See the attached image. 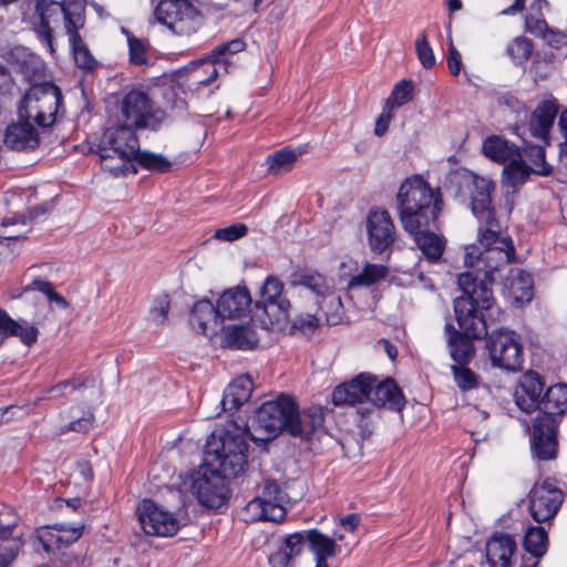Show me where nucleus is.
Masks as SVG:
<instances>
[{"instance_id": "obj_1", "label": "nucleus", "mask_w": 567, "mask_h": 567, "mask_svg": "<svg viewBox=\"0 0 567 567\" xmlns=\"http://www.w3.org/2000/svg\"><path fill=\"white\" fill-rule=\"evenodd\" d=\"M447 184L456 196L470 197L473 215L480 221L478 243L481 247H466L464 262L484 274L477 284L484 282L488 288L497 280L498 274L515 260V247L508 236L501 235V225L495 218L491 193L495 189L494 182L477 176L465 168H457L447 176Z\"/></svg>"}, {"instance_id": "obj_2", "label": "nucleus", "mask_w": 567, "mask_h": 567, "mask_svg": "<svg viewBox=\"0 0 567 567\" xmlns=\"http://www.w3.org/2000/svg\"><path fill=\"white\" fill-rule=\"evenodd\" d=\"M544 382L535 371L526 372L515 392L516 404L522 411H539L533 425L532 451L542 461L557 455L558 419L567 410V385L555 384L542 395Z\"/></svg>"}, {"instance_id": "obj_3", "label": "nucleus", "mask_w": 567, "mask_h": 567, "mask_svg": "<svg viewBox=\"0 0 567 567\" xmlns=\"http://www.w3.org/2000/svg\"><path fill=\"white\" fill-rule=\"evenodd\" d=\"M323 421L320 408L311 406L300 412L293 398L281 393L256 411L250 440L267 442L284 431L293 437L310 440L322 427Z\"/></svg>"}, {"instance_id": "obj_4", "label": "nucleus", "mask_w": 567, "mask_h": 567, "mask_svg": "<svg viewBox=\"0 0 567 567\" xmlns=\"http://www.w3.org/2000/svg\"><path fill=\"white\" fill-rule=\"evenodd\" d=\"M396 199L399 217L408 233L427 228L441 212L440 193L432 189L420 175L408 177L401 184Z\"/></svg>"}, {"instance_id": "obj_5", "label": "nucleus", "mask_w": 567, "mask_h": 567, "mask_svg": "<svg viewBox=\"0 0 567 567\" xmlns=\"http://www.w3.org/2000/svg\"><path fill=\"white\" fill-rule=\"evenodd\" d=\"M250 430L236 424L212 433L206 441V463L227 478H236L248 468V442Z\"/></svg>"}, {"instance_id": "obj_6", "label": "nucleus", "mask_w": 567, "mask_h": 567, "mask_svg": "<svg viewBox=\"0 0 567 567\" xmlns=\"http://www.w3.org/2000/svg\"><path fill=\"white\" fill-rule=\"evenodd\" d=\"M457 284L463 296L454 300V311L462 334L467 338L480 339L487 337V324L483 316H478L477 308L488 310L494 303L492 289L486 284H477L473 272L466 271L457 277Z\"/></svg>"}, {"instance_id": "obj_7", "label": "nucleus", "mask_w": 567, "mask_h": 567, "mask_svg": "<svg viewBox=\"0 0 567 567\" xmlns=\"http://www.w3.org/2000/svg\"><path fill=\"white\" fill-rule=\"evenodd\" d=\"M135 128L120 124L109 127L99 144L101 166L113 176L136 174L134 157L138 155L140 142Z\"/></svg>"}, {"instance_id": "obj_8", "label": "nucleus", "mask_w": 567, "mask_h": 567, "mask_svg": "<svg viewBox=\"0 0 567 567\" xmlns=\"http://www.w3.org/2000/svg\"><path fill=\"white\" fill-rule=\"evenodd\" d=\"M62 101V92L55 84L34 83L23 96L19 117L31 120L41 128H49L63 115Z\"/></svg>"}, {"instance_id": "obj_9", "label": "nucleus", "mask_w": 567, "mask_h": 567, "mask_svg": "<svg viewBox=\"0 0 567 567\" xmlns=\"http://www.w3.org/2000/svg\"><path fill=\"white\" fill-rule=\"evenodd\" d=\"M284 284L276 276H268L255 302V316L266 329H284L290 321V301L282 296Z\"/></svg>"}, {"instance_id": "obj_10", "label": "nucleus", "mask_w": 567, "mask_h": 567, "mask_svg": "<svg viewBox=\"0 0 567 567\" xmlns=\"http://www.w3.org/2000/svg\"><path fill=\"white\" fill-rule=\"evenodd\" d=\"M154 17L179 37L196 33L204 23L202 11L190 0H161L154 10Z\"/></svg>"}, {"instance_id": "obj_11", "label": "nucleus", "mask_w": 567, "mask_h": 567, "mask_svg": "<svg viewBox=\"0 0 567 567\" xmlns=\"http://www.w3.org/2000/svg\"><path fill=\"white\" fill-rule=\"evenodd\" d=\"M486 350L493 367L517 372L523 368L524 351L519 334L509 329L493 330L486 337Z\"/></svg>"}, {"instance_id": "obj_12", "label": "nucleus", "mask_w": 567, "mask_h": 567, "mask_svg": "<svg viewBox=\"0 0 567 567\" xmlns=\"http://www.w3.org/2000/svg\"><path fill=\"white\" fill-rule=\"evenodd\" d=\"M288 494L274 480L264 482L262 492L246 505L252 519L281 522L287 514Z\"/></svg>"}, {"instance_id": "obj_13", "label": "nucleus", "mask_w": 567, "mask_h": 567, "mask_svg": "<svg viewBox=\"0 0 567 567\" xmlns=\"http://www.w3.org/2000/svg\"><path fill=\"white\" fill-rule=\"evenodd\" d=\"M565 498L556 482L547 477L536 483L528 493V509L537 523H548L558 513Z\"/></svg>"}, {"instance_id": "obj_14", "label": "nucleus", "mask_w": 567, "mask_h": 567, "mask_svg": "<svg viewBox=\"0 0 567 567\" xmlns=\"http://www.w3.org/2000/svg\"><path fill=\"white\" fill-rule=\"evenodd\" d=\"M192 491L198 502L209 508L221 507L228 498L226 478L207 463L194 475Z\"/></svg>"}, {"instance_id": "obj_15", "label": "nucleus", "mask_w": 567, "mask_h": 567, "mask_svg": "<svg viewBox=\"0 0 567 567\" xmlns=\"http://www.w3.org/2000/svg\"><path fill=\"white\" fill-rule=\"evenodd\" d=\"M137 515L141 527L147 535L171 537L181 527L179 520L173 513L158 507L151 499H143L138 504Z\"/></svg>"}, {"instance_id": "obj_16", "label": "nucleus", "mask_w": 567, "mask_h": 567, "mask_svg": "<svg viewBox=\"0 0 567 567\" xmlns=\"http://www.w3.org/2000/svg\"><path fill=\"white\" fill-rule=\"evenodd\" d=\"M81 7V17H84V1L83 0H62V2L51 0H38L35 11L39 16L40 22L37 27L38 37L44 41L53 52L52 29L50 27L51 20L63 14L65 30L68 31L69 12H73L75 7Z\"/></svg>"}, {"instance_id": "obj_17", "label": "nucleus", "mask_w": 567, "mask_h": 567, "mask_svg": "<svg viewBox=\"0 0 567 567\" xmlns=\"http://www.w3.org/2000/svg\"><path fill=\"white\" fill-rule=\"evenodd\" d=\"M153 105L148 95L140 90H132L121 102L123 124L132 128H145L153 118Z\"/></svg>"}, {"instance_id": "obj_18", "label": "nucleus", "mask_w": 567, "mask_h": 567, "mask_svg": "<svg viewBox=\"0 0 567 567\" xmlns=\"http://www.w3.org/2000/svg\"><path fill=\"white\" fill-rule=\"evenodd\" d=\"M367 228L370 247L375 252H383L394 241L395 227L386 210L372 209Z\"/></svg>"}, {"instance_id": "obj_19", "label": "nucleus", "mask_w": 567, "mask_h": 567, "mask_svg": "<svg viewBox=\"0 0 567 567\" xmlns=\"http://www.w3.org/2000/svg\"><path fill=\"white\" fill-rule=\"evenodd\" d=\"M371 381H374L373 375L361 373L349 382L336 386L332 392V402L334 405H355L369 402Z\"/></svg>"}, {"instance_id": "obj_20", "label": "nucleus", "mask_w": 567, "mask_h": 567, "mask_svg": "<svg viewBox=\"0 0 567 567\" xmlns=\"http://www.w3.org/2000/svg\"><path fill=\"white\" fill-rule=\"evenodd\" d=\"M68 34L72 47L75 64L86 71H93L97 61L91 54L85 43L79 34V29L84 25V17H81V7H75L73 12H69Z\"/></svg>"}, {"instance_id": "obj_21", "label": "nucleus", "mask_w": 567, "mask_h": 567, "mask_svg": "<svg viewBox=\"0 0 567 567\" xmlns=\"http://www.w3.org/2000/svg\"><path fill=\"white\" fill-rule=\"evenodd\" d=\"M3 143L7 147L18 152H30L38 148L40 137L31 120L21 118L8 125L4 132Z\"/></svg>"}, {"instance_id": "obj_22", "label": "nucleus", "mask_w": 567, "mask_h": 567, "mask_svg": "<svg viewBox=\"0 0 567 567\" xmlns=\"http://www.w3.org/2000/svg\"><path fill=\"white\" fill-rule=\"evenodd\" d=\"M251 306V297L247 288L234 287L225 290L217 301L219 318L236 319L245 316Z\"/></svg>"}, {"instance_id": "obj_23", "label": "nucleus", "mask_w": 567, "mask_h": 567, "mask_svg": "<svg viewBox=\"0 0 567 567\" xmlns=\"http://www.w3.org/2000/svg\"><path fill=\"white\" fill-rule=\"evenodd\" d=\"M369 402L374 406L401 411L405 404V399L401 389L392 379L379 382L374 377V381H371Z\"/></svg>"}, {"instance_id": "obj_24", "label": "nucleus", "mask_w": 567, "mask_h": 567, "mask_svg": "<svg viewBox=\"0 0 567 567\" xmlns=\"http://www.w3.org/2000/svg\"><path fill=\"white\" fill-rule=\"evenodd\" d=\"M533 279L529 274L518 268H509L503 281V291L512 303L524 305L533 299Z\"/></svg>"}, {"instance_id": "obj_25", "label": "nucleus", "mask_w": 567, "mask_h": 567, "mask_svg": "<svg viewBox=\"0 0 567 567\" xmlns=\"http://www.w3.org/2000/svg\"><path fill=\"white\" fill-rule=\"evenodd\" d=\"M515 551L516 542L508 534L495 533L486 544V557L491 567H511Z\"/></svg>"}, {"instance_id": "obj_26", "label": "nucleus", "mask_w": 567, "mask_h": 567, "mask_svg": "<svg viewBox=\"0 0 567 567\" xmlns=\"http://www.w3.org/2000/svg\"><path fill=\"white\" fill-rule=\"evenodd\" d=\"M558 113V107L549 101L540 103L533 112L528 130L532 136L549 144V132Z\"/></svg>"}, {"instance_id": "obj_27", "label": "nucleus", "mask_w": 567, "mask_h": 567, "mask_svg": "<svg viewBox=\"0 0 567 567\" xmlns=\"http://www.w3.org/2000/svg\"><path fill=\"white\" fill-rule=\"evenodd\" d=\"M306 542V532H297L285 537L279 549L268 558L271 567H290L292 559L303 550Z\"/></svg>"}, {"instance_id": "obj_28", "label": "nucleus", "mask_w": 567, "mask_h": 567, "mask_svg": "<svg viewBox=\"0 0 567 567\" xmlns=\"http://www.w3.org/2000/svg\"><path fill=\"white\" fill-rule=\"evenodd\" d=\"M254 390V382L249 375L235 379L224 391L221 399L223 410L226 412L238 410L249 400Z\"/></svg>"}, {"instance_id": "obj_29", "label": "nucleus", "mask_w": 567, "mask_h": 567, "mask_svg": "<svg viewBox=\"0 0 567 567\" xmlns=\"http://www.w3.org/2000/svg\"><path fill=\"white\" fill-rule=\"evenodd\" d=\"M483 154L493 162L506 165L519 159L522 153L514 143L498 135H492L483 142Z\"/></svg>"}, {"instance_id": "obj_30", "label": "nucleus", "mask_w": 567, "mask_h": 567, "mask_svg": "<svg viewBox=\"0 0 567 567\" xmlns=\"http://www.w3.org/2000/svg\"><path fill=\"white\" fill-rule=\"evenodd\" d=\"M0 333L18 337L25 346L37 342L38 328L24 319L13 320L4 310L0 309Z\"/></svg>"}, {"instance_id": "obj_31", "label": "nucleus", "mask_w": 567, "mask_h": 567, "mask_svg": "<svg viewBox=\"0 0 567 567\" xmlns=\"http://www.w3.org/2000/svg\"><path fill=\"white\" fill-rule=\"evenodd\" d=\"M219 313H217V305L214 306L209 300L203 299L197 301L190 312V324L202 334H208L209 331L215 332L218 327Z\"/></svg>"}, {"instance_id": "obj_32", "label": "nucleus", "mask_w": 567, "mask_h": 567, "mask_svg": "<svg viewBox=\"0 0 567 567\" xmlns=\"http://www.w3.org/2000/svg\"><path fill=\"white\" fill-rule=\"evenodd\" d=\"M289 284L291 287L301 286L311 291L316 297V302L331 290L327 279L321 274L311 270H295L289 277Z\"/></svg>"}, {"instance_id": "obj_33", "label": "nucleus", "mask_w": 567, "mask_h": 567, "mask_svg": "<svg viewBox=\"0 0 567 567\" xmlns=\"http://www.w3.org/2000/svg\"><path fill=\"white\" fill-rule=\"evenodd\" d=\"M450 352L455 364H467L474 354L473 338L458 332L452 324L445 326Z\"/></svg>"}, {"instance_id": "obj_34", "label": "nucleus", "mask_w": 567, "mask_h": 567, "mask_svg": "<svg viewBox=\"0 0 567 567\" xmlns=\"http://www.w3.org/2000/svg\"><path fill=\"white\" fill-rule=\"evenodd\" d=\"M223 342L233 349L247 350L257 346L258 338L250 326L233 324L224 328Z\"/></svg>"}, {"instance_id": "obj_35", "label": "nucleus", "mask_w": 567, "mask_h": 567, "mask_svg": "<svg viewBox=\"0 0 567 567\" xmlns=\"http://www.w3.org/2000/svg\"><path fill=\"white\" fill-rule=\"evenodd\" d=\"M411 234L414 235L417 248L429 261L435 262L441 259L445 248V240L443 237L431 231H422L421 229Z\"/></svg>"}, {"instance_id": "obj_36", "label": "nucleus", "mask_w": 567, "mask_h": 567, "mask_svg": "<svg viewBox=\"0 0 567 567\" xmlns=\"http://www.w3.org/2000/svg\"><path fill=\"white\" fill-rule=\"evenodd\" d=\"M14 527V523L0 524V567H9L19 553L20 540L9 539Z\"/></svg>"}, {"instance_id": "obj_37", "label": "nucleus", "mask_w": 567, "mask_h": 567, "mask_svg": "<svg viewBox=\"0 0 567 567\" xmlns=\"http://www.w3.org/2000/svg\"><path fill=\"white\" fill-rule=\"evenodd\" d=\"M388 274L389 269L384 265L367 264L360 274L350 278L348 288L354 289L372 286L384 279Z\"/></svg>"}, {"instance_id": "obj_38", "label": "nucleus", "mask_w": 567, "mask_h": 567, "mask_svg": "<svg viewBox=\"0 0 567 567\" xmlns=\"http://www.w3.org/2000/svg\"><path fill=\"white\" fill-rule=\"evenodd\" d=\"M309 549L316 558H329L336 555V540L317 529L306 532Z\"/></svg>"}, {"instance_id": "obj_39", "label": "nucleus", "mask_w": 567, "mask_h": 567, "mask_svg": "<svg viewBox=\"0 0 567 567\" xmlns=\"http://www.w3.org/2000/svg\"><path fill=\"white\" fill-rule=\"evenodd\" d=\"M300 155L301 152H297L290 147H284L268 155L266 159L268 172L271 174H279L290 171Z\"/></svg>"}, {"instance_id": "obj_40", "label": "nucleus", "mask_w": 567, "mask_h": 567, "mask_svg": "<svg viewBox=\"0 0 567 567\" xmlns=\"http://www.w3.org/2000/svg\"><path fill=\"white\" fill-rule=\"evenodd\" d=\"M540 142V144H526L524 147V155L530 162V169L534 174L547 176L553 172V166L547 163L545 158V146Z\"/></svg>"}, {"instance_id": "obj_41", "label": "nucleus", "mask_w": 567, "mask_h": 567, "mask_svg": "<svg viewBox=\"0 0 567 567\" xmlns=\"http://www.w3.org/2000/svg\"><path fill=\"white\" fill-rule=\"evenodd\" d=\"M319 309L323 312L329 326H337L343 318V306L341 297L330 290L326 297L317 301Z\"/></svg>"}, {"instance_id": "obj_42", "label": "nucleus", "mask_w": 567, "mask_h": 567, "mask_svg": "<svg viewBox=\"0 0 567 567\" xmlns=\"http://www.w3.org/2000/svg\"><path fill=\"white\" fill-rule=\"evenodd\" d=\"M548 536L544 527L535 526L526 530L524 548L528 555L543 557L547 551Z\"/></svg>"}, {"instance_id": "obj_43", "label": "nucleus", "mask_w": 567, "mask_h": 567, "mask_svg": "<svg viewBox=\"0 0 567 567\" xmlns=\"http://www.w3.org/2000/svg\"><path fill=\"white\" fill-rule=\"evenodd\" d=\"M534 50L533 41L519 35L512 40L506 47V54L516 65L525 64Z\"/></svg>"}, {"instance_id": "obj_44", "label": "nucleus", "mask_w": 567, "mask_h": 567, "mask_svg": "<svg viewBox=\"0 0 567 567\" xmlns=\"http://www.w3.org/2000/svg\"><path fill=\"white\" fill-rule=\"evenodd\" d=\"M136 164L154 173H167L172 168V163L164 155L138 150V155L134 157Z\"/></svg>"}, {"instance_id": "obj_45", "label": "nucleus", "mask_w": 567, "mask_h": 567, "mask_svg": "<svg viewBox=\"0 0 567 567\" xmlns=\"http://www.w3.org/2000/svg\"><path fill=\"white\" fill-rule=\"evenodd\" d=\"M530 173H533V171L524 162L522 154L519 155V159L509 162L504 166V174L512 186L523 184Z\"/></svg>"}, {"instance_id": "obj_46", "label": "nucleus", "mask_w": 567, "mask_h": 567, "mask_svg": "<svg viewBox=\"0 0 567 567\" xmlns=\"http://www.w3.org/2000/svg\"><path fill=\"white\" fill-rule=\"evenodd\" d=\"M451 369L454 380L462 391H470L478 386L480 377L466 364H453Z\"/></svg>"}, {"instance_id": "obj_47", "label": "nucleus", "mask_w": 567, "mask_h": 567, "mask_svg": "<svg viewBox=\"0 0 567 567\" xmlns=\"http://www.w3.org/2000/svg\"><path fill=\"white\" fill-rule=\"evenodd\" d=\"M413 99V84L411 81L402 80L392 90L386 100L385 106L389 109L400 107Z\"/></svg>"}, {"instance_id": "obj_48", "label": "nucleus", "mask_w": 567, "mask_h": 567, "mask_svg": "<svg viewBox=\"0 0 567 567\" xmlns=\"http://www.w3.org/2000/svg\"><path fill=\"white\" fill-rule=\"evenodd\" d=\"M415 51L423 68L432 69L435 65V56L424 31L415 40Z\"/></svg>"}, {"instance_id": "obj_49", "label": "nucleus", "mask_w": 567, "mask_h": 567, "mask_svg": "<svg viewBox=\"0 0 567 567\" xmlns=\"http://www.w3.org/2000/svg\"><path fill=\"white\" fill-rule=\"evenodd\" d=\"M38 539L47 553L60 549L58 525L53 527H41L38 530Z\"/></svg>"}, {"instance_id": "obj_50", "label": "nucleus", "mask_w": 567, "mask_h": 567, "mask_svg": "<svg viewBox=\"0 0 567 567\" xmlns=\"http://www.w3.org/2000/svg\"><path fill=\"white\" fill-rule=\"evenodd\" d=\"M245 49V42L241 39H234L227 43H223L216 47L210 52V58L213 61H223L226 63V59H223L226 54H234L241 52Z\"/></svg>"}, {"instance_id": "obj_51", "label": "nucleus", "mask_w": 567, "mask_h": 567, "mask_svg": "<svg viewBox=\"0 0 567 567\" xmlns=\"http://www.w3.org/2000/svg\"><path fill=\"white\" fill-rule=\"evenodd\" d=\"M248 231L245 224H233L215 231L214 237L224 241H234L244 237Z\"/></svg>"}, {"instance_id": "obj_52", "label": "nucleus", "mask_w": 567, "mask_h": 567, "mask_svg": "<svg viewBox=\"0 0 567 567\" xmlns=\"http://www.w3.org/2000/svg\"><path fill=\"white\" fill-rule=\"evenodd\" d=\"M169 303L167 295L159 296L155 299L151 309V317L156 324H163L167 321Z\"/></svg>"}, {"instance_id": "obj_53", "label": "nucleus", "mask_w": 567, "mask_h": 567, "mask_svg": "<svg viewBox=\"0 0 567 567\" xmlns=\"http://www.w3.org/2000/svg\"><path fill=\"white\" fill-rule=\"evenodd\" d=\"M83 526L69 527L64 524L58 525L60 549L76 542L82 536Z\"/></svg>"}, {"instance_id": "obj_54", "label": "nucleus", "mask_w": 567, "mask_h": 567, "mask_svg": "<svg viewBox=\"0 0 567 567\" xmlns=\"http://www.w3.org/2000/svg\"><path fill=\"white\" fill-rule=\"evenodd\" d=\"M130 61L136 65H144L147 63L146 49L141 40L136 38H128Z\"/></svg>"}, {"instance_id": "obj_55", "label": "nucleus", "mask_w": 567, "mask_h": 567, "mask_svg": "<svg viewBox=\"0 0 567 567\" xmlns=\"http://www.w3.org/2000/svg\"><path fill=\"white\" fill-rule=\"evenodd\" d=\"M318 323L319 319L315 315H300L292 320L291 329L299 330L301 332H310L318 327Z\"/></svg>"}, {"instance_id": "obj_56", "label": "nucleus", "mask_w": 567, "mask_h": 567, "mask_svg": "<svg viewBox=\"0 0 567 567\" xmlns=\"http://www.w3.org/2000/svg\"><path fill=\"white\" fill-rule=\"evenodd\" d=\"M526 28L529 32L535 34L536 37L543 38L546 31L548 30V24L543 18H535L533 16L526 17Z\"/></svg>"}, {"instance_id": "obj_57", "label": "nucleus", "mask_w": 567, "mask_h": 567, "mask_svg": "<svg viewBox=\"0 0 567 567\" xmlns=\"http://www.w3.org/2000/svg\"><path fill=\"white\" fill-rule=\"evenodd\" d=\"M447 66L453 75H457L462 68V59L458 50L454 47L452 40L450 41L447 51Z\"/></svg>"}, {"instance_id": "obj_58", "label": "nucleus", "mask_w": 567, "mask_h": 567, "mask_svg": "<svg viewBox=\"0 0 567 567\" xmlns=\"http://www.w3.org/2000/svg\"><path fill=\"white\" fill-rule=\"evenodd\" d=\"M392 118V110L384 106L382 113L378 116L374 127V134L377 136H383L389 128V124Z\"/></svg>"}, {"instance_id": "obj_59", "label": "nucleus", "mask_w": 567, "mask_h": 567, "mask_svg": "<svg viewBox=\"0 0 567 567\" xmlns=\"http://www.w3.org/2000/svg\"><path fill=\"white\" fill-rule=\"evenodd\" d=\"M221 61H213L210 58V54L206 60H203L200 62L202 65L206 68V72L208 73V76L206 79H199L198 83L204 85H209L217 76H218V70L216 68V63H220Z\"/></svg>"}, {"instance_id": "obj_60", "label": "nucleus", "mask_w": 567, "mask_h": 567, "mask_svg": "<svg viewBox=\"0 0 567 567\" xmlns=\"http://www.w3.org/2000/svg\"><path fill=\"white\" fill-rule=\"evenodd\" d=\"M43 70V65L40 61L37 59H32L30 62H27L22 65V72L25 75V78L29 79L31 82L37 75H40V73Z\"/></svg>"}, {"instance_id": "obj_61", "label": "nucleus", "mask_w": 567, "mask_h": 567, "mask_svg": "<svg viewBox=\"0 0 567 567\" xmlns=\"http://www.w3.org/2000/svg\"><path fill=\"white\" fill-rule=\"evenodd\" d=\"M542 39H544L550 47L557 49L565 44L566 37L563 32L548 28Z\"/></svg>"}, {"instance_id": "obj_62", "label": "nucleus", "mask_w": 567, "mask_h": 567, "mask_svg": "<svg viewBox=\"0 0 567 567\" xmlns=\"http://www.w3.org/2000/svg\"><path fill=\"white\" fill-rule=\"evenodd\" d=\"M20 225L24 228L23 230L7 231L3 235H0V245H2L4 243L7 245H9V243L11 240H19V239L23 238V234L28 231V229H27L28 223H27L25 218H22L20 220Z\"/></svg>"}, {"instance_id": "obj_63", "label": "nucleus", "mask_w": 567, "mask_h": 567, "mask_svg": "<svg viewBox=\"0 0 567 567\" xmlns=\"http://www.w3.org/2000/svg\"><path fill=\"white\" fill-rule=\"evenodd\" d=\"M92 423H93V416L90 415V416H86V417H81L79 420L72 421L69 424L68 429L70 431L85 433V432H87L91 429Z\"/></svg>"}, {"instance_id": "obj_64", "label": "nucleus", "mask_w": 567, "mask_h": 567, "mask_svg": "<svg viewBox=\"0 0 567 567\" xmlns=\"http://www.w3.org/2000/svg\"><path fill=\"white\" fill-rule=\"evenodd\" d=\"M29 289L39 290V291L43 292L48 297V299H50V297L54 292L52 284L47 280H41V279L33 280L31 286H29L27 288V290H29Z\"/></svg>"}]
</instances>
